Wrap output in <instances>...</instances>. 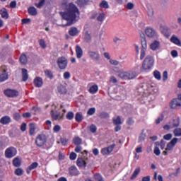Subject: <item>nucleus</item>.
Instances as JSON below:
<instances>
[{
	"label": "nucleus",
	"instance_id": "obj_55",
	"mask_svg": "<svg viewBox=\"0 0 181 181\" xmlns=\"http://www.w3.org/2000/svg\"><path fill=\"white\" fill-rule=\"evenodd\" d=\"M172 134H167L163 136V139L166 141H170V139H172Z\"/></svg>",
	"mask_w": 181,
	"mask_h": 181
},
{
	"label": "nucleus",
	"instance_id": "obj_58",
	"mask_svg": "<svg viewBox=\"0 0 181 181\" xmlns=\"http://www.w3.org/2000/svg\"><path fill=\"white\" fill-rule=\"evenodd\" d=\"M13 117L16 121H19V119H21V115L18 112L14 113Z\"/></svg>",
	"mask_w": 181,
	"mask_h": 181
},
{
	"label": "nucleus",
	"instance_id": "obj_3",
	"mask_svg": "<svg viewBox=\"0 0 181 181\" xmlns=\"http://www.w3.org/2000/svg\"><path fill=\"white\" fill-rule=\"evenodd\" d=\"M118 77L122 79L134 80L136 77V73L134 71H122L119 72Z\"/></svg>",
	"mask_w": 181,
	"mask_h": 181
},
{
	"label": "nucleus",
	"instance_id": "obj_30",
	"mask_svg": "<svg viewBox=\"0 0 181 181\" xmlns=\"http://www.w3.org/2000/svg\"><path fill=\"white\" fill-rule=\"evenodd\" d=\"M8 80V74H6V70L4 69V73L0 75V83Z\"/></svg>",
	"mask_w": 181,
	"mask_h": 181
},
{
	"label": "nucleus",
	"instance_id": "obj_63",
	"mask_svg": "<svg viewBox=\"0 0 181 181\" xmlns=\"http://www.w3.org/2000/svg\"><path fill=\"white\" fill-rule=\"evenodd\" d=\"M163 81H166L168 80V71H165L163 74Z\"/></svg>",
	"mask_w": 181,
	"mask_h": 181
},
{
	"label": "nucleus",
	"instance_id": "obj_23",
	"mask_svg": "<svg viewBox=\"0 0 181 181\" xmlns=\"http://www.w3.org/2000/svg\"><path fill=\"white\" fill-rule=\"evenodd\" d=\"M73 144L76 145V146H81V144H83V139L80 138L79 136H76L75 138L73 139Z\"/></svg>",
	"mask_w": 181,
	"mask_h": 181
},
{
	"label": "nucleus",
	"instance_id": "obj_29",
	"mask_svg": "<svg viewBox=\"0 0 181 181\" xmlns=\"http://www.w3.org/2000/svg\"><path fill=\"white\" fill-rule=\"evenodd\" d=\"M69 35L70 36H76L78 35V30H77V28L76 27H72L69 30Z\"/></svg>",
	"mask_w": 181,
	"mask_h": 181
},
{
	"label": "nucleus",
	"instance_id": "obj_54",
	"mask_svg": "<svg viewBox=\"0 0 181 181\" xmlns=\"http://www.w3.org/2000/svg\"><path fill=\"white\" fill-rule=\"evenodd\" d=\"M115 148V144H112V145L107 147L106 148L107 149V152L109 153H111V152H112V151H114Z\"/></svg>",
	"mask_w": 181,
	"mask_h": 181
},
{
	"label": "nucleus",
	"instance_id": "obj_7",
	"mask_svg": "<svg viewBox=\"0 0 181 181\" xmlns=\"http://www.w3.org/2000/svg\"><path fill=\"white\" fill-rule=\"evenodd\" d=\"M88 54L92 60H94L95 62H99L100 60V53L98 52H94V51H88Z\"/></svg>",
	"mask_w": 181,
	"mask_h": 181
},
{
	"label": "nucleus",
	"instance_id": "obj_28",
	"mask_svg": "<svg viewBox=\"0 0 181 181\" xmlns=\"http://www.w3.org/2000/svg\"><path fill=\"white\" fill-rule=\"evenodd\" d=\"M13 165L16 168H19V166L22 165V161H21V159H19V158L16 157L13 160Z\"/></svg>",
	"mask_w": 181,
	"mask_h": 181
},
{
	"label": "nucleus",
	"instance_id": "obj_59",
	"mask_svg": "<svg viewBox=\"0 0 181 181\" xmlns=\"http://www.w3.org/2000/svg\"><path fill=\"white\" fill-rule=\"evenodd\" d=\"M134 4L129 2V3H128V4H127L126 8H127V9L132 10V8H134Z\"/></svg>",
	"mask_w": 181,
	"mask_h": 181
},
{
	"label": "nucleus",
	"instance_id": "obj_8",
	"mask_svg": "<svg viewBox=\"0 0 181 181\" xmlns=\"http://www.w3.org/2000/svg\"><path fill=\"white\" fill-rule=\"evenodd\" d=\"M16 155V148H8L6 150L5 156L6 158H13Z\"/></svg>",
	"mask_w": 181,
	"mask_h": 181
},
{
	"label": "nucleus",
	"instance_id": "obj_10",
	"mask_svg": "<svg viewBox=\"0 0 181 181\" xmlns=\"http://www.w3.org/2000/svg\"><path fill=\"white\" fill-rule=\"evenodd\" d=\"M60 115H61V113L59 111H56V112H54V110L51 111V117H52V119H54V121H57V119H59H59H63V117L64 115H62V116H61V117H60Z\"/></svg>",
	"mask_w": 181,
	"mask_h": 181
},
{
	"label": "nucleus",
	"instance_id": "obj_34",
	"mask_svg": "<svg viewBox=\"0 0 181 181\" xmlns=\"http://www.w3.org/2000/svg\"><path fill=\"white\" fill-rule=\"evenodd\" d=\"M112 121L115 125H121L122 124V122H121V117L119 116H117L116 119L113 118Z\"/></svg>",
	"mask_w": 181,
	"mask_h": 181
},
{
	"label": "nucleus",
	"instance_id": "obj_1",
	"mask_svg": "<svg viewBox=\"0 0 181 181\" xmlns=\"http://www.w3.org/2000/svg\"><path fill=\"white\" fill-rule=\"evenodd\" d=\"M62 8L65 9V12H61L60 15L63 19L67 21L68 23L66 26H70V25H73V23L77 22L78 21V18H80V11L76 5L73 3H63Z\"/></svg>",
	"mask_w": 181,
	"mask_h": 181
},
{
	"label": "nucleus",
	"instance_id": "obj_52",
	"mask_svg": "<svg viewBox=\"0 0 181 181\" xmlns=\"http://www.w3.org/2000/svg\"><path fill=\"white\" fill-rule=\"evenodd\" d=\"M163 118H165V116L163 115V114H161L160 117L156 120V124H160V122L163 121Z\"/></svg>",
	"mask_w": 181,
	"mask_h": 181
},
{
	"label": "nucleus",
	"instance_id": "obj_35",
	"mask_svg": "<svg viewBox=\"0 0 181 181\" xmlns=\"http://www.w3.org/2000/svg\"><path fill=\"white\" fill-rule=\"evenodd\" d=\"M75 119L77 122H81L83 121V115L80 112H77L75 116Z\"/></svg>",
	"mask_w": 181,
	"mask_h": 181
},
{
	"label": "nucleus",
	"instance_id": "obj_18",
	"mask_svg": "<svg viewBox=\"0 0 181 181\" xmlns=\"http://www.w3.org/2000/svg\"><path fill=\"white\" fill-rule=\"evenodd\" d=\"M0 15H1V18H3V19H8L9 18L8 10L5 8L0 10Z\"/></svg>",
	"mask_w": 181,
	"mask_h": 181
},
{
	"label": "nucleus",
	"instance_id": "obj_32",
	"mask_svg": "<svg viewBox=\"0 0 181 181\" xmlns=\"http://www.w3.org/2000/svg\"><path fill=\"white\" fill-rule=\"evenodd\" d=\"M139 172H141V168H136L134 172L133 173L132 177H130L131 180H134V179L136 178V176L139 175Z\"/></svg>",
	"mask_w": 181,
	"mask_h": 181
},
{
	"label": "nucleus",
	"instance_id": "obj_57",
	"mask_svg": "<svg viewBox=\"0 0 181 181\" xmlns=\"http://www.w3.org/2000/svg\"><path fill=\"white\" fill-rule=\"evenodd\" d=\"M173 144H170V142L167 144V147L165 148V151H172L173 149Z\"/></svg>",
	"mask_w": 181,
	"mask_h": 181
},
{
	"label": "nucleus",
	"instance_id": "obj_51",
	"mask_svg": "<svg viewBox=\"0 0 181 181\" xmlns=\"http://www.w3.org/2000/svg\"><path fill=\"white\" fill-rule=\"evenodd\" d=\"M45 74L49 78H53V73H52L50 70H45Z\"/></svg>",
	"mask_w": 181,
	"mask_h": 181
},
{
	"label": "nucleus",
	"instance_id": "obj_40",
	"mask_svg": "<svg viewBox=\"0 0 181 181\" xmlns=\"http://www.w3.org/2000/svg\"><path fill=\"white\" fill-rule=\"evenodd\" d=\"M173 134L175 136H181V129L180 128L175 129L173 131Z\"/></svg>",
	"mask_w": 181,
	"mask_h": 181
},
{
	"label": "nucleus",
	"instance_id": "obj_6",
	"mask_svg": "<svg viewBox=\"0 0 181 181\" xmlns=\"http://www.w3.org/2000/svg\"><path fill=\"white\" fill-rule=\"evenodd\" d=\"M4 94L6 97L13 98L19 95V92L16 90L6 89L4 90Z\"/></svg>",
	"mask_w": 181,
	"mask_h": 181
},
{
	"label": "nucleus",
	"instance_id": "obj_20",
	"mask_svg": "<svg viewBox=\"0 0 181 181\" xmlns=\"http://www.w3.org/2000/svg\"><path fill=\"white\" fill-rule=\"evenodd\" d=\"M11 122V117L9 116H4L0 119V123L3 125H7Z\"/></svg>",
	"mask_w": 181,
	"mask_h": 181
},
{
	"label": "nucleus",
	"instance_id": "obj_15",
	"mask_svg": "<svg viewBox=\"0 0 181 181\" xmlns=\"http://www.w3.org/2000/svg\"><path fill=\"white\" fill-rule=\"evenodd\" d=\"M76 53L77 59H81L83 57V49H81V46H76Z\"/></svg>",
	"mask_w": 181,
	"mask_h": 181
},
{
	"label": "nucleus",
	"instance_id": "obj_64",
	"mask_svg": "<svg viewBox=\"0 0 181 181\" xmlns=\"http://www.w3.org/2000/svg\"><path fill=\"white\" fill-rule=\"evenodd\" d=\"M61 129V127L59 125H55L53 128L54 132H59Z\"/></svg>",
	"mask_w": 181,
	"mask_h": 181
},
{
	"label": "nucleus",
	"instance_id": "obj_19",
	"mask_svg": "<svg viewBox=\"0 0 181 181\" xmlns=\"http://www.w3.org/2000/svg\"><path fill=\"white\" fill-rule=\"evenodd\" d=\"M35 87H42L43 86V80L40 77H36L34 80Z\"/></svg>",
	"mask_w": 181,
	"mask_h": 181
},
{
	"label": "nucleus",
	"instance_id": "obj_14",
	"mask_svg": "<svg viewBox=\"0 0 181 181\" xmlns=\"http://www.w3.org/2000/svg\"><path fill=\"white\" fill-rule=\"evenodd\" d=\"M145 32L148 37H155L156 36V32L152 28H146Z\"/></svg>",
	"mask_w": 181,
	"mask_h": 181
},
{
	"label": "nucleus",
	"instance_id": "obj_12",
	"mask_svg": "<svg viewBox=\"0 0 181 181\" xmlns=\"http://www.w3.org/2000/svg\"><path fill=\"white\" fill-rule=\"evenodd\" d=\"M150 49L153 51L159 50L160 49V42L158 40H154L150 45Z\"/></svg>",
	"mask_w": 181,
	"mask_h": 181
},
{
	"label": "nucleus",
	"instance_id": "obj_9",
	"mask_svg": "<svg viewBox=\"0 0 181 181\" xmlns=\"http://www.w3.org/2000/svg\"><path fill=\"white\" fill-rule=\"evenodd\" d=\"M83 40L85 43H91V40H93V36L91 35V33L88 30H86L84 32Z\"/></svg>",
	"mask_w": 181,
	"mask_h": 181
},
{
	"label": "nucleus",
	"instance_id": "obj_17",
	"mask_svg": "<svg viewBox=\"0 0 181 181\" xmlns=\"http://www.w3.org/2000/svg\"><path fill=\"white\" fill-rule=\"evenodd\" d=\"M57 91L59 94H67V88L64 85H59L57 86Z\"/></svg>",
	"mask_w": 181,
	"mask_h": 181
},
{
	"label": "nucleus",
	"instance_id": "obj_16",
	"mask_svg": "<svg viewBox=\"0 0 181 181\" xmlns=\"http://www.w3.org/2000/svg\"><path fill=\"white\" fill-rule=\"evenodd\" d=\"M76 164L79 168H86V166H87V163L83 158H78L76 160Z\"/></svg>",
	"mask_w": 181,
	"mask_h": 181
},
{
	"label": "nucleus",
	"instance_id": "obj_44",
	"mask_svg": "<svg viewBox=\"0 0 181 181\" xmlns=\"http://www.w3.org/2000/svg\"><path fill=\"white\" fill-rule=\"evenodd\" d=\"M94 179L95 180H97V181H104V179H103V177H101V175L98 173L94 175Z\"/></svg>",
	"mask_w": 181,
	"mask_h": 181
},
{
	"label": "nucleus",
	"instance_id": "obj_39",
	"mask_svg": "<svg viewBox=\"0 0 181 181\" xmlns=\"http://www.w3.org/2000/svg\"><path fill=\"white\" fill-rule=\"evenodd\" d=\"M14 173L16 175V176H22V175H23V169L17 168L16 169Z\"/></svg>",
	"mask_w": 181,
	"mask_h": 181
},
{
	"label": "nucleus",
	"instance_id": "obj_62",
	"mask_svg": "<svg viewBox=\"0 0 181 181\" xmlns=\"http://www.w3.org/2000/svg\"><path fill=\"white\" fill-rule=\"evenodd\" d=\"M23 25H26V23H30V18H24L21 21Z\"/></svg>",
	"mask_w": 181,
	"mask_h": 181
},
{
	"label": "nucleus",
	"instance_id": "obj_24",
	"mask_svg": "<svg viewBox=\"0 0 181 181\" xmlns=\"http://www.w3.org/2000/svg\"><path fill=\"white\" fill-rule=\"evenodd\" d=\"M39 166V164L37 162L33 163L26 170L27 173L29 175L30 173V170H33V169H36Z\"/></svg>",
	"mask_w": 181,
	"mask_h": 181
},
{
	"label": "nucleus",
	"instance_id": "obj_13",
	"mask_svg": "<svg viewBox=\"0 0 181 181\" xmlns=\"http://www.w3.org/2000/svg\"><path fill=\"white\" fill-rule=\"evenodd\" d=\"M69 170L71 176H78V175H80V172H78V170H77V168L74 165L71 166Z\"/></svg>",
	"mask_w": 181,
	"mask_h": 181
},
{
	"label": "nucleus",
	"instance_id": "obj_37",
	"mask_svg": "<svg viewBox=\"0 0 181 181\" xmlns=\"http://www.w3.org/2000/svg\"><path fill=\"white\" fill-rule=\"evenodd\" d=\"M99 6L100 8H104L105 9H108V8H110L108 2H107L105 0L102 1Z\"/></svg>",
	"mask_w": 181,
	"mask_h": 181
},
{
	"label": "nucleus",
	"instance_id": "obj_31",
	"mask_svg": "<svg viewBox=\"0 0 181 181\" xmlns=\"http://www.w3.org/2000/svg\"><path fill=\"white\" fill-rule=\"evenodd\" d=\"M98 91V86L97 85L92 86L89 89V93L91 94H95Z\"/></svg>",
	"mask_w": 181,
	"mask_h": 181
},
{
	"label": "nucleus",
	"instance_id": "obj_27",
	"mask_svg": "<svg viewBox=\"0 0 181 181\" xmlns=\"http://www.w3.org/2000/svg\"><path fill=\"white\" fill-rule=\"evenodd\" d=\"M19 60H20V63H21L23 65L28 64V57L25 54H22L21 55Z\"/></svg>",
	"mask_w": 181,
	"mask_h": 181
},
{
	"label": "nucleus",
	"instance_id": "obj_11",
	"mask_svg": "<svg viewBox=\"0 0 181 181\" xmlns=\"http://www.w3.org/2000/svg\"><path fill=\"white\" fill-rule=\"evenodd\" d=\"M170 107L173 110L177 108V107H181V101L178 100V99L175 98L170 102Z\"/></svg>",
	"mask_w": 181,
	"mask_h": 181
},
{
	"label": "nucleus",
	"instance_id": "obj_21",
	"mask_svg": "<svg viewBox=\"0 0 181 181\" xmlns=\"http://www.w3.org/2000/svg\"><path fill=\"white\" fill-rule=\"evenodd\" d=\"M146 12L148 16H149L150 18H153V15H155V11H153V8H152V6H147Z\"/></svg>",
	"mask_w": 181,
	"mask_h": 181
},
{
	"label": "nucleus",
	"instance_id": "obj_2",
	"mask_svg": "<svg viewBox=\"0 0 181 181\" xmlns=\"http://www.w3.org/2000/svg\"><path fill=\"white\" fill-rule=\"evenodd\" d=\"M154 63L155 59H153V57L148 55L143 62L142 69H144V70H151Z\"/></svg>",
	"mask_w": 181,
	"mask_h": 181
},
{
	"label": "nucleus",
	"instance_id": "obj_53",
	"mask_svg": "<svg viewBox=\"0 0 181 181\" xmlns=\"http://www.w3.org/2000/svg\"><path fill=\"white\" fill-rule=\"evenodd\" d=\"M145 138H146V134H145V133H144V131H143L139 136V142H142L143 141H145Z\"/></svg>",
	"mask_w": 181,
	"mask_h": 181
},
{
	"label": "nucleus",
	"instance_id": "obj_60",
	"mask_svg": "<svg viewBox=\"0 0 181 181\" xmlns=\"http://www.w3.org/2000/svg\"><path fill=\"white\" fill-rule=\"evenodd\" d=\"M154 153L157 156H159V155H160V150H159V147H155L154 148Z\"/></svg>",
	"mask_w": 181,
	"mask_h": 181
},
{
	"label": "nucleus",
	"instance_id": "obj_61",
	"mask_svg": "<svg viewBox=\"0 0 181 181\" xmlns=\"http://www.w3.org/2000/svg\"><path fill=\"white\" fill-rule=\"evenodd\" d=\"M177 141L178 139L177 138H173L170 141V144H171V145L174 146L176 145V144H177Z\"/></svg>",
	"mask_w": 181,
	"mask_h": 181
},
{
	"label": "nucleus",
	"instance_id": "obj_42",
	"mask_svg": "<svg viewBox=\"0 0 181 181\" xmlns=\"http://www.w3.org/2000/svg\"><path fill=\"white\" fill-rule=\"evenodd\" d=\"M66 119L71 120L73 118H74V113L73 112H69L66 115Z\"/></svg>",
	"mask_w": 181,
	"mask_h": 181
},
{
	"label": "nucleus",
	"instance_id": "obj_25",
	"mask_svg": "<svg viewBox=\"0 0 181 181\" xmlns=\"http://www.w3.org/2000/svg\"><path fill=\"white\" fill-rule=\"evenodd\" d=\"M22 81H28L29 75H28V70L26 69H22Z\"/></svg>",
	"mask_w": 181,
	"mask_h": 181
},
{
	"label": "nucleus",
	"instance_id": "obj_56",
	"mask_svg": "<svg viewBox=\"0 0 181 181\" xmlns=\"http://www.w3.org/2000/svg\"><path fill=\"white\" fill-rule=\"evenodd\" d=\"M76 158H77V154H76L74 152L71 153L69 159H71V160H76Z\"/></svg>",
	"mask_w": 181,
	"mask_h": 181
},
{
	"label": "nucleus",
	"instance_id": "obj_43",
	"mask_svg": "<svg viewBox=\"0 0 181 181\" xmlns=\"http://www.w3.org/2000/svg\"><path fill=\"white\" fill-rule=\"evenodd\" d=\"M89 129H90V132H92V134H95V132H97V127L94 124H91L89 127Z\"/></svg>",
	"mask_w": 181,
	"mask_h": 181
},
{
	"label": "nucleus",
	"instance_id": "obj_36",
	"mask_svg": "<svg viewBox=\"0 0 181 181\" xmlns=\"http://www.w3.org/2000/svg\"><path fill=\"white\" fill-rule=\"evenodd\" d=\"M40 2L35 3V5L36 7H37L39 9H40L42 7L45 6V4H46V0H39Z\"/></svg>",
	"mask_w": 181,
	"mask_h": 181
},
{
	"label": "nucleus",
	"instance_id": "obj_5",
	"mask_svg": "<svg viewBox=\"0 0 181 181\" xmlns=\"http://www.w3.org/2000/svg\"><path fill=\"white\" fill-rule=\"evenodd\" d=\"M57 63L61 70H64L67 67V59L66 57H61L58 58Z\"/></svg>",
	"mask_w": 181,
	"mask_h": 181
},
{
	"label": "nucleus",
	"instance_id": "obj_38",
	"mask_svg": "<svg viewBox=\"0 0 181 181\" xmlns=\"http://www.w3.org/2000/svg\"><path fill=\"white\" fill-rule=\"evenodd\" d=\"M29 127H30V134L33 135L36 129V127H35V124L33 123L30 124Z\"/></svg>",
	"mask_w": 181,
	"mask_h": 181
},
{
	"label": "nucleus",
	"instance_id": "obj_47",
	"mask_svg": "<svg viewBox=\"0 0 181 181\" xmlns=\"http://www.w3.org/2000/svg\"><path fill=\"white\" fill-rule=\"evenodd\" d=\"M88 115H94L95 114V108L91 107L87 112Z\"/></svg>",
	"mask_w": 181,
	"mask_h": 181
},
{
	"label": "nucleus",
	"instance_id": "obj_41",
	"mask_svg": "<svg viewBox=\"0 0 181 181\" xmlns=\"http://www.w3.org/2000/svg\"><path fill=\"white\" fill-rule=\"evenodd\" d=\"M99 117L101 119H105V118H108L110 117V115L107 112H102L100 113Z\"/></svg>",
	"mask_w": 181,
	"mask_h": 181
},
{
	"label": "nucleus",
	"instance_id": "obj_26",
	"mask_svg": "<svg viewBox=\"0 0 181 181\" xmlns=\"http://www.w3.org/2000/svg\"><path fill=\"white\" fill-rule=\"evenodd\" d=\"M170 41L172 42V43H174L177 46H181L180 40H179L177 37H176V35H173L170 38Z\"/></svg>",
	"mask_w": 181,
	"mask_h": 181
},
{
	"label": "nucleus",
	"instance_id": "obj_22",
	"mask_svg": "<svg viewBox=\"0 0 181 181\" xmlns=\"http://www.w3.org/2000/svg\"><path fill=\"white\" fill-rule=\"evenodd\" d=\"M28 12L31 16H36L37 15V10L33 6L29 7Z\"/></svg>",
	"mask_w": 181,
	"mask_h": 181
},
{
	"label": "nucleus",
	"instance_id": "obj_33",
	"mask_svg": "<svg viewBox=\"0 0 181 181\" xmlns=\"http://www.w3.org/2000/svg\"><path fill=\"white\" fill-rule=\"evenodd\" d=\"M104 19H105V13H101L97 17V21L98 22H100V23H103V22H104Z\"/></svg>",
	"mask_w": 181,
	"mask_h": 181
},
{
	"label": "nucleus",
	"instance_id": "obj_46",
	"mask_svg": "<svg viewBox=\"0 0 181 181\" xmlns=\"http://www.w3.org/2000/svg\"><path fill=\"white\" fill-rule=\"evenodd\" d=\"M60 142L64 146H67V142H69V139L66 138H61Z\"/></svg>",
	"mask_w": 181,
	"mask_h": 181
},
{
	"label": "nucleus",
	"instance_id": "obj_4",
	"mask_svg": "<svg viewBox=\"0 0 181 181\" xmlns=\"http://www.w3.org/2000/svg\"><path fill=\"white\" fill-rule=\"evenodd\" d=\"M47 141V138H46V135L45 134H40L37 136L35 139V144L37 146H43L45 144H46Z\"/></svg>",
	"mask_w": 181,
	"mask_h": 181
},
{
	"label": "nucleus",
	"instance_id": "obj_49",
	"mask_svg": "<svg viewBox=\"0 0 181 181\" xmlns=\"http://www.w3.org/2000/svg\"><path fill=\"white\" fill-rule=\"evenodd\" d=\"M141 50H146V47H147V45H146V40H143L141 41Z\"/></svg>",
	"mask_w": 181,
	"mask_h": 181
},
{
	"label": "nucleus",
	"instance_id": "obj_48",
	"mask_svg": "<svg viewBox=\"0 0 181 181\" xmlns=\"http://www.w3.org/2000/svg\"><path fill=\"white\" fill-rule=\"evenodd\" d=\"M76 4L79 5V6H83L87 4L86 0H77Z\"/></svg>",
	"mask_w": 181,
	"mask_h": 181
},
{
	"label": "nucleus",
	"instance_id": "obj_45",
	"mask_svg": "<svg viewBox=\"0 0 181 181\" xmlns=\"http://www.w3.org/2000/svg\"><path fill=\"white\" fill-rule=\"evenodd\" d=\"M153 76L157 80H160L161 78L160 72H159L158 71H154Z\"/></svg>",
	"mask_w": 181,
	"mask_h": 181
},
{
	"label": "nucleus",
	"instance_id": "obj_50",
	"mask_svg": "<svg viewBox=\"0 0 181 181\" xmlns=\"http://www.w3.org/2000/svg\"><path fill=\"white\" fill-rule=\"evenodd\" d=\"M39 43L42 49H46V42H45V40H40Z\"/></svg>",
	"mask_w": 181,
	"mask_h": 181
}]
</instances>
